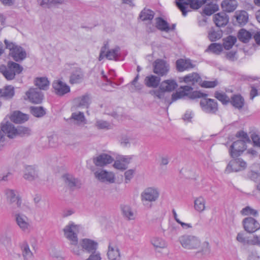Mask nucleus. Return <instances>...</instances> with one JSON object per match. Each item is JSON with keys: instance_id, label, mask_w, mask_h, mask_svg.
<instances>
[{"instance_id": "1", "label": "nucleus", "mask_w": 260, "mask_h": 260, "mask_svg": "<svg viewBox=\"0 0 260 260\" xmlns=\"http://www.w3.org/2000/svg\"><path fill=\"white\" fill-rule=\"evenodd\" d=\"M178 242L186 250H197L195 255L197 257L208 255L210 253V247L208 242L201 243L197 236L185 234L178 238Z\"/></svg>"}, {"instance_id": "2", "label": "nucleus", "mask_w": 260, "mask_h": 260, "mask_svg": "<svg viewBox=\"0 0 260 260\" xmlns=\"http://www.w3.org/2000/svg\"><path fill=\"white\" fill-rule=\"evenodd\" d=\"M82 230L80 224L70 222L63 229L64 237L69 241L71 251L74 254H80L81 250L78 245L79 239L78 234Z\"/></svg>"}, {"instance_id": "3", "label": "nucleus", "mask_w": 260, "mask_h": 260, "mask_svg": "<svg viewBox=\"0 0 260 260\" xmlns=\"http://www.w3.org/2000/svg\"><path fill=\"white\" fill-rule=\"evenodd\" d=\"M192 90L193 88L191 86H180L178 91L172 94V102L183 98L185 96H188L189 99L193 100L208 96L206 93H204L200 91H192Z\"/></svg>"}, {"instance_id": "4", "label": "nucleus", "mask_w": 260, "mask_h": 260, "mask_svg": "<svg viewBox=\"0 0 260 260\" xmlns=\"http://www.w3.org/2000/svg\"><path fill=\"white\" fill-rule=\"evenodd\" d=\"M161 76L150 75L146 76L144 79L145 85L149 88H155L159 87L158 89L153 90L151 93L154 95L155 98L160 100L162 96V88L159 86L160 84Z\"/></svg>"}, {"instance_id": "5", "label": "nucleus", "mask_w": 260, "mask_h": 260, "mask_svg": "<svg viewBox=\"0 0 260 260\" xmlns=\"http://www.w3.org/2000/svg\"><path fill=\"white\" fill-rule=\"evenodd\" d=\"M23 68L20 64L13 61H9L7 66H0L1 73L9 80L13 79L15 75L20 74Z\"/></svg>"}, {"instance_id": "6", "label": "nucleus", "mask_w": 260, "mask_h": 260, "mask_svg": "<svg viewBox=\"0 0 260 260\" xmlns=\"http://www.w3.org/2000/svg\"><path fill=\"white\" fill-rule=\"evenodd\" d=\"M6 48L10 50V55L16 61H20L26 58V53L21 46L16 45L13 42L4 41Z\"/></svg>"}, {"instance_id": "7", "label": "nucleus", "mask_w": 260, "mask_h": 260, "mask_svg": "<svg viewBox=\"0 0 260 260\" xmlns=\"http://www.w3.org/2000/svg\"><path fill=\"white\" fill-rule=\"evenodd\" d=\"M108 43L106 42L101 48L99 60L101 61L105 57L109 60H116L119 55L120 48L116 47L114 48L109 49Z\"/></svg>"}, {"instance_id": "8", "label": "nucleus", "mask_w": 260, "mask_h": 260, "mask_svg": "<svg viewBox=\"0 0 260 260\" xmlns=\"http://www.w3.org/2000/svg\"><path fill=\"white\" fill-rule=\"evenodd\" d=\"M78 244H79L78 245L80 249L81 250V252L80 254H75L77 256L82 255L84 252L89 253L98 250V243L91 239H81Z\"/></svg>"}, {"instance_id": "9", "label": "nucleus", "mask_w": 260, "mask_h": 260, "mask_svg": "<svg viewBox=\"0 0 260 260\" xmlns=\"http://www.w3.org/2000/svg\"><path fill=\"white\" fill-rule=\"evenodd\" d=\"M108 260H120L121 252L119 245L114 242H109L106 250Z\"/></svg>"}, {"instance_id": "10", "label": "nucleus", "mask_w": 260, "mask_h": 260, "mask_svg": "<svg viewBox=\"0 0 260 260\" xmlns=\"http://www.w3.org/2000/svg\"><path fill=\"white\" fill-rule=\"evenodd\" d=\"M159 196V191L157 188L149 187L145 188L141 194V199L145 202H153L156 201Z\"/></svg>"}, {"instance_id": "11", "label": "nucleus", "mask_w": 260, "mask_h": 260, "mask_svg": "<svg viewBox=\"0 0 260 260\" xmlns=\"http://www.w3.org/2000/svg\"><path fill=\"white\" fill-rule=\"evenodd\" d=\"M5 134L10 138H14L18 136L17 127H15L11 122L7 121L6 123L3 122L0 130V142H3L4 134Z\"/></svg>"}, {"instance_id": "12", "label": "nucleus", "mask_w": 260, "mask_h": 260, "mask_svg": "<svg viewBox=\"0 0 260 260\" xmlns=\"http://www.w3.org/2000/svg\"><path fill=\"white\" fill-rule=\"evenodd\" d=\"M15 219L17 225L22 231L28 232L31 230V220L25 215L20 213H16Z\"/></svg>"}, {"instance_id": "13", "label": "nucleus", "mask_w": 260, "mask_h": 260, "mask_svg": "<svg viewBox=\"0 0 260 260\" xmlns=\"http://www.w3.org/2000/svg\"><path fill=\"white\" fill-rule=\"evenodd\" d=\"M202 110L206 113L214 114L218 110L217 102L213 99L204 98L200 103Z\"/></svg>"}, {"instance_id": "14", "label": "nucleus", "mask_w": 260, "mask_h": 260, "mask_svg": "<svg viewBox=\"0 0 260 260\" xmlns=\"http://www.w3.org/2000/svg\"><path fill=\"white\" fill-rule=\"evenodd\" d=\"M247 165L241 158H237L231 160L228 164L225 170L226 173H230L233 172H238L244 170Z\"/></svg>"}, {"instance_id": "15", "label": "nucleus", "mask_w": 260, "mask_h": 260, "mask_svg": "<svg viewBox=\"0 0 260 260\" xmlns=\"http://www.w3.org/2000/svg\"><path fill=\"white\" fill-rule=\"evenodd\" d=\"M94 174L95 178L100 182L109 183H113L115 182V175L112 172L99 169Z\"/></svg>"}, {"instance_id": "16", "label": "nucleus", "mask_w": 260, "mask_h": 260, "mask_svg": "<svg viewBox=\"0 0 260 260\" xmlns=\"http://www.w3.org/2000/svg\"><path fill=\"white\" fill-rule=\"evenodd\" d=\"M25 99L34 104H40L43 101V94L38 88H30L26 92Z\"/></svg>"}, {"instance_id": "17", "label": "nucleus", "mask_w": 260, "mask_h": 260, "mask_svg": "<svg viewBox=\"0 0 260 260\" xmlns=\"http://www.w3.org/2000/svg\"><path fill=\"white\" fill-rule=\"evenodd\" d=\"M244 230L248 233H253L260 229L259 223L254 218L246 217L242 221Z\"/></svg>"}, {"instance_id": "18", "label": "nucleus", "mask_w": 260, "mask_h": 260, "mask_svg": "<svg viewBox=\"0 0 260 260\" xmlns=\"http://www.w3.org/2000/svg\"><path fill=\"white\" fill-rule=\"evenodd\" d=\"M90 104V96L87 94L83 95L74 99L73 105L71 108V110L73 112L78 108H87Z\"/></svg>"}, {"instance_id": "19", "label": "nucleus", "mask_w": 260, "mask_h": 260, "mask_svg": "<svg viewBox=\"0 0 260 260\" xmlns=\"http://www.w3.org/2000/svg\"><path fill=\"white\" fill-rule=\"evenodd\" d=\"M244 141L238 140L234 142L230 146L229 152L231 156L234 158L238 157L246 149Z\"/></svg>"}, {"instance_id": "20", "label": "nucleus", "mask_w": 260, "mask_h": 260, "mask_svg": "<svg viewBox=\"0 0 260 260\" xmlns=\"http://www.w3.org/2000/svg\"><path fill=\"white\" fill-rule=\"evenodd\" d=\"M52 86L54 92L58 95L62 96L70 92V87L67 84L60 80L53 81Z\"/></svg>"}, {"instance_id": "21", "label": "nucleus", "mask_w": 260, "mask_h": 260, "mask_svg": "<svg viewBox=\"0 0 260 260\" xmlns=\"http://www.w3.org/2000/svg\"><path fill=\"white\" fill-rule=\"evenodd\" d=\"M176 70L179 72L188 71L195 67L191 60L187 58H180L176 61Z\"/></svg>"}, {"instance_id": "22", "label": "nucleus", "mask_w": 260, "mask_h": 260, "mask_svg": "<svg viewBox=\"0 0 260 260\" xmlns=\"http://www.w3.org/2000/svg\"><path fill=\"white\" fill-rule=\"evenodd\" d=\"M39 177V171L37 167L33 166H28L25 168L23 177L29 181H34Z\"/></svg>"}, {"instance_id": "23", "label": "nucleus", "mask_w": 260, "mask_h": 260, "mask_svg": "<svg viewBox=\"0 0 260 260\" xmlns=\"http://www.w3.org/2000/svg\"><path fill=\"white\" fill-rule=\"evenodd\" d=\"M119 142L120 145L124 148L136 146L138 144V140L137 138L127 134L122 135Z\"/></svg>"}, {"instance_id": "24", "label": "nucleus", "mask_w": 260, "mask_h": 260, "mask_svg": "<svg viewBox=\"0 0 260 260\" xmlns=\"http://www.w3.org/2000/svg\"><path fill=\"white\" fill-rule=\"evenodd\" d=\"M114 159L110 155L102 153L93 159V162L98 167H104L113 162Z\"/></svg>"}, {"instance_id": "25", "label": "nucleus", "mask_w": 260, "mask_h": 260, "mask_svg": "<svg viewBox=\"0 0 260 260\" xmlns=\"http://www.w3.org/2000/svg\"><path fill=\"white\" fill-rule=\"evenodd\" d=\"M4 193L6 200L10 205H12L14 203L16 205L18 199L21 198L18 192L14 189H7L5 190Z\"/></svg>"}, {"instance_id": "26", "label": "nucleus", "mask_w": 260, "mask_h": 260, "mask_svg": "<svg viewBox=\"0 0 260 260\" xmlns=\"http://www.w3.org/2000/svg\"><path fill=\"white\" fill-rule=\"evenodd\" d=\"M201 77L197 73H192L179 78V82H184L190 85H193L196 83H199Z\"/></svg>"}, {"instance_id": "27", "label": "nucleus", "mask_w": 260, "mask_h": 260, "mask_svg": "<svg viewBox=\"0 0 260 260\" xmlns=\"http://www.w3.org/2000/svg\"><path fill=\"white\" fill-rule=\"evenodd\" d=\"M83 73L81 69L76 68L70 75L69 82L71 84H78L83 81Z\"/></svg>"}, {"instance_id": "28", "label": "nucleus", "mask_w": 260, "mask_h": 260, "mask_svg": "<svg viewBox=\"0 0 260 260\" xmlns=\"http://www.w3.org/2000/svg\"><path fill=\"white\" fill-rule=\"evenodd\" d=\"M213 21L217 26L223 27L228 24L229 17L224 12H220L214 15Z\"/></svg>"}, {"instance_id": "29", "label": "nucleus", "mask_w": 260, "mask_h": 260, "mask_svg": "<svg viewBox=\"0 0 260 260\" xmlns=\"http://www.w3.org/2000/svg\"><path fill=\"white\" fill-rule=\"evenodd\" d=\"M230 103L235 108L241 110L244 107L245 101L240 94H236L230 98Z\"/></svg>"}, {"instance_id": "30", "label": "nucleus", "mask_w": 260, "mask_h": 260, "mask_svg": "<svg viewBox=\"0 0 260 260\" xmlns=\"http://www.w3.org/2000/svg\"><path fill=\"white\" fill-rule=\"evenodd\" d=\"M72 113L70 119L75 121L78 125H84L86 124V119L84 113L80 111H75Z\"/></svg>"}, {"instance_id": "31", "label": "nucleus", "mask_w": 260, "mask_h": 260, "mask_svg": "<svg viewBox=\"0 0 260 260\" xmlns=\"http://www.w3.org/2000/svg\"><path fill=\"white\" fill-rule=\"evenodd\" d=\"M122 215L128 220H134L136 217V212L128 205L123 204L120 206Z\"/></svg>"}, {"instance_id": "32", "label": "nucleus", "mask_w": 260, "mask_h": 260, "mask_svg": "<svg viewBox=\"0 0 260 260\" xmlns=\"http://www.w3.org/2000/svg\"><path fill=\"white\" fill-rule=\"evenodd\" d=\"M10 119L15 123H22L28 119L27 115L20 111H14L10 116Z\"/></svg>"}, {"instance_id": "33", "label": "nucleus", "mask_w": 260, "mask_h": 260, "mask_svg": "<svg viewBox=\"0 0 260 260\" xmlns=\"http://www.w3.org/2000/svg\"><path fill=\"white\" fill-rule=\"evenodd\" d=\"M221 6L224 11L231 12L237 8L238 3L236 0H224Z\"/></svg>"}, {"instance_id": "34", "label": "nucleus", "mask_w": 260, "mask_h": 260, "mask_svg": "<svg viewBox=\"0 0 260 260\" xmlns=\"http://www.w3.org/2000/svg\"><path fill=\"white\" fill-rule=\"evenodd\" d=\"M206 201L204 198L200 196L194 199V209L199 213H202L206 210Z\"/></svg>"}, {"instance_id": "35", "label": "nucleus", "mask_w": 260, "mask_h": 260, "mask_svg": "<svg viewBox=\"0 0 260 260\" xmlns=\"http://www.w3.org/2000/svg\"><path fill=\"white\" fill-rule=\"evenodd\" d=\"M34 84L39 88V90H46L49 88L50 82L47 78L41 77L35 78Z\"/></svg>"}, {"instance_id": "36", "label": "nucleus", "mask_w": 260, "mask_h": 260, "mask_svg": "<svg viewBox=\"0 0 260 260\" xmlns=\"http://www.w3.org/2000/svg\"><path fill=\"white\" fill-rule=\"evenodd\" d=\"M191 0H176L175 2L178 8L181 11L182 15L185 16L189 11V6Z\"/></svg>"}, {"instance_id": "37", "label": "nucleus", "mask_w": 260, "mask_h": 260, "mask_svg": "<svg viewBox=\"0 0 260 260\" xmlns=\"http://www.w3.org/2000/svg\"><path fill=\"white\" fill-rule=\"evenodd\" d=\"M63 180L67 185L71 188L78 186L80 183L78 179L69 174L64 175L63 176Z\"/></svg>"}, {"instance_id": "38", "label": "nucleus", "mask_w": 260, "mask_h": 260, "mask_svg": "<svg viewBox=\"0 0 260 260\" xmlns=\"http://www.w3.org/2000/svg\"><path fill=\"white\" fill-rule=\"evenodd\" d=\"M218 6L216 4L211 3L205 6L203 9V14L210 16L218 11Z\"/></svg>"}, {"instance_id": "39", "label": "nucleus", "mask_w": 260, "mask_h": 260, "mask_svg": "<svg viewBox=\"0 0 260 260\" xmlns=\"http://www.w3.org/2000/svg\"><path fill=\"white\" fill-rule=\"evenodd\" d=\"M153 11L148 9H144L140 13L139 17L143 21L151 20L154 17Z\"/></svg>"}, {"instance_id": "40", "label": "nucleus", "mask_w": 260, "mask_h": 260, "mask_svg": "<svg viewBox=\"0 0 260 260\" xmlns=\"http://www.w3.org/2000/svg\"><path fill=\"white\" fill-rule=\"evenodd\" d=\"M2 96L6 99H11L14 95V88L11 85L6 86L1 92Z\"/></svg>"}, {"instance_id": "41", "label": "nucleus", "mask_w": 260, "mask_h": 260, "mask_svg": "<svg viewBox=\"0 0 260 260\" xmlns=\"http://www.w3.org/2000/svg\"><path fill=\"white\" fill-rule=\"evenodd\" d=\"M178 85L174 80H166L164 81V91H171L174 90Z\"/></svg>"}, {"instance_id": "42", "label": "nucleus", "mask_w": 260, "mask_h": 260, "mask_svg": "<svg viewBox=\"0 0 260 260\" xmlns=\"http://www.w3.org/2000/svg\"><path fill=\"white\" fill-rule=\"evenodd\" d=\"M238 39L243 43L248 42L251 38V34L244 29H241L238 33Z\"/></svg>"}, {"instance_id": "43", "label": "nucleus", "mask_w": 260, "mask_h": 260, "mask_svg": "<svg viewBox=\"0 0 260 260\" xmlns=\"http://www.w3.org/2000/svg\"><path fill=\"white\" fill-rule=\"evenodd\" d=\"M236 19L240 25H245L247 22L248 19L247 13L245 11L240 12L237 14Z\"/></svg>"}, {"instance_id": "44", "label": "nucleus", "mask_w": 260, "mask_h": 260, "mask_svg": "<svg viewBox=\"0 0 260 260\" xmlns=\"http://www.w3.org/2000/svg\"><path fill=\"white\" fill-rule=\"evenodd\" d=\"M16 206L21 211L25 212L30 211L31 209L30 204L26 201L23 202L21 198L20 199H18Z\"/></svg>"}, {"instance_id": "45", "label": "nucleus", "mask_w": 260, "mask_h": 260, "mask_svg": "<svg viewBox=\"0 0 260 260\" xmlns=\"http://www.w3.org/2000/svg\"><path fill=\"white\" fill-rule=\"evenodd\" d=\"M223 50L222 46L218 43L211 44L206 49V52H211L216 54H219Z\"/></svg>"}, {"instance_id": "46", "label": "nucleus", "mask_w": 260, "mask_h": 260, "mask_svg": "<svg viewBox=\"0 0 260 260\" xmlns=\"http://www.w3.org/2000/svg\"><path fill=\"white\" fill-rule=\"evenodd\" d=\"M153 68L154 73L162 76V60L161 59L156 60L153 62Z\"/></svg>"}, {"instance_id": "47", "label": "nucleus", "mask_w": 260, "mask_h": 260, "mask_svg": "<svg viewBox=\"0 0 260 260\" xmlns=\"http://www.w3.org/2000/svg\"><path fill=\"white\" fill-rule=\"evenodd\" d=\"M237 41L235 37L230 36L226 37L223 42V47L226 50L230 49Z\"/></svg>"}, {"instance_id": "48", "label": "nucleus", "mask_w": 260, "mask_h": 260, "mask_svg": "<svg viewBox=\"0 0 260 260\" xmlns=\"http://www.w3.org/2000/svg\"><path fill=\"white\" fill-rule=\"evenodd\" d=\"M22 250L24 259L25 260H31L33 257V254L27 243L23 244Z\"/></svg>"}, {"instance_id": "49", "label": "nucleus", "mask_w": 260, "mask_h": 260, "mask_svg": "<svg viewBox=\"0 0 260 260\" xmlns=\"http://www.w3.org/2000/svg\"><path fill=\"white\" fill-rule=\"evenodd\" d=\"M214 96L223 105H226L228 103H230V98L223 92L216 91L214 93Z\"/></svg>"}, {"instance_id": "50", "label": "nucleus", "mask_w": 260, "mask_h": 260, "mask_svg": "<svg viewBox=\"0 0 260 260\" xmlns=\"http://www.w3.org/2000/svg\"><path fill=\"white\" fill-rule=\"evenodd\" d=\"M240 213L242 215L244 216L252 215L254 217H257L258 215L257 210L251 208L249 206H246L241 211Z\"/></svg>"}, {"instance_id": "51", "label": "nucleus", "mask_w": 260, "mask_h": 260, "mask_svg": "<svg viewBox=\"0 0 260 260\" xmlns=\"http://www.w3.org/2000/svg\"><path fill=\"white\" fill-rule=\"evenodd\" d=\"M222 37V31L221 30L215 31L213 29H211L208 33V38L212 41H215Z\"/></svg>"}, {"instance_id": "52", "label": "nucleus", "mask_w": 260, "mask_h": 260, "mask_svg": "<svg viewBox=\"0 0 260 260\" xmlns=\"http://www.w3.org/2000/svg\"><path fill=\"white\" fill-rule=\"evenodd\" d=\"M30 112L34 116L37 117H42L45 114L44 109L41 107H31Z\"/></svg>"}, {"instance_id": "53", "label": "nucleus", "mask_w": 260, "mask_h": 260, "mask_svg": "<svg viewBox=\"0 0 260 260\" xmlns=\"http://www.w3.org/2000/svg\"><path fill=\"white\" fill-rule=\"evenodd\" d=\"M151 242V244L154 246L155 250L157 252H160L162 249L161 246L162 245L161 238L154 237L152 238Z\"/></svg>"}, {"instance_id": "54", "label": "nucleus", "mask_w": 260, "mask_h": 260, "mask_svg": "<svg viewBox=\"0 0 260 260\" xmlns=\"http://www.w3.org/2000/svg\"><path fill=\"white\" fill-rule=\"evenodd\" d=\"M206 2V0H191L189 8L194 10L198 9L205 4Z\"/></svg>"}, {"instance_id": "55", "label": "nucleus", "mask_w": 260, "mask_h": 260, "mask_svg": "<svg viewBox=\"0 0 260 260\" xmlns=\"http://www.w3.org/2000/svg\"><path fill=\"white\" fill-rule=\"evenodd\" d=\"M18 136H25L31 134V130L28 127L18 126H17Z\"/></svg>"}, {"instance_id": "56", "label": "nucleus", "mask_w": 260, "mask_h": 260, "mask_svg": "<svg viewBox=\"0 0 260 260\" xmlns=\"http://www.w3.org/2000/svg\"><path fill=\"white\" fill-rule=\"evenodd\" d=\"M217 84L218 82L217 81H202L201 79L199 82L200 86L204 88H213L215 87Z\"/></svg>"}, {"instance_id": "57", "label": "nucleus", "mask_w": 260, "mask_h": 260, "mask_svg": "<svg viewBox=\"0 0 260 260\" xmlns=\"http://www.w3.org/2000/svg\"><path fill=\"white\" fill-rule=\"evenodd\" d=\"M260 86V82L257 81L254 84L250 85L251 90L250 92V99L253 100L254 97L257 95V90L256 88Z\"/></svg>"}, {"instance_id": "58", "label": "nucleus", "mask_w": 260, "mask_h": 260, "mask_svg": "<svg viewBox=\"0 0 260 260\" xmlns=\"http://www.w3.org/2000/svg\"><path fill=\"white\" fill-rule=\"evenodd\" d=\"M89 255L86 260H102V255L98 250L89 253Z\"/></svg>"}, {"instance_id": "59", "label": "nucleus", "mask_w": 260, "mask_h": 260, "mask_svg": "<svg viewBox=\"0 0 260 260\" xmlns=\"http://www.w3.org/2000/svg\"><path fill=\"white\" fill-rule=\"evenodd\" d=\"M139 79V74H138L132 82V86L134 90H140L143 87V85L138 82Z\"/></svg>"}, {"instance_id": "60", "label": "nucleus", "mask_w": 260, "mask_h": 260, "mask_svg": "<svg viewBox=\"0 0 260 260\" xmlns=\"http://www.w3.org/2000/svg\"><path fill=\"white\" fill-rule=\"evenodd\" d=\"M236 136L237 138H241L242 140H240V141H244L245 143H246V142H250V140L247 134L243 131L238 132L236 135Z\"/></svg>"}, {"instance_id": "61", "label": "nucleus", "mask_w": 260, "mask_h": 260, "mask_svg": "<svg viewBox=\"0 0 260 260\" xmlns=\"http://www.w3.org/2000/svg\"><path fill=\"white\" fill-rule=\"evenodd\" d=\"M260 256L256 250H252L248 252L247 260H259Z\"/></svg>"}, {"instance_id": "62", "label": "nucleus", "mask_w": 260, "mask_h": 260, "mask_svg": "<svg viewBox=\"0 0 260 260\" xmlns=\"http://www.w3.org/2000/svg\"><path fill=\"white\" fill-rule=\"evenodd\" d=\"M96 126L99 129H108L110 127V124L106 121L99 120L96 122Z\"/></svg>"}, {"instance_id": "63", "label": "nucleus", "mask_w": 260, "mask_h": 260, "mask_svg": "<svg viewBox=\"0 0 260 260\" xmlns=\"http://www.w3.org/2000/svg\"><path fill=\"white\" fill-rule=\"evenodd\" d=\"M113 167L116 169L121 170H125L127 168L125 163L122 162L120 159L117 160L115 161Z\"/></svg>"}, {"instance_id": "64", "label": "nucleus", "mask_w": 260, "mask_h": 260, "mask_svg": "<svg viewBox=\"0 0 260 260\" xmlns=\"http://www.w3.org/2000/svg\"><path fill=\"white\" fill-rule=\"evenodd\" d=\"M249 243L253 245L260 246V235H254L253 238L249 240Z\"/></svg>"}]
</instances>
